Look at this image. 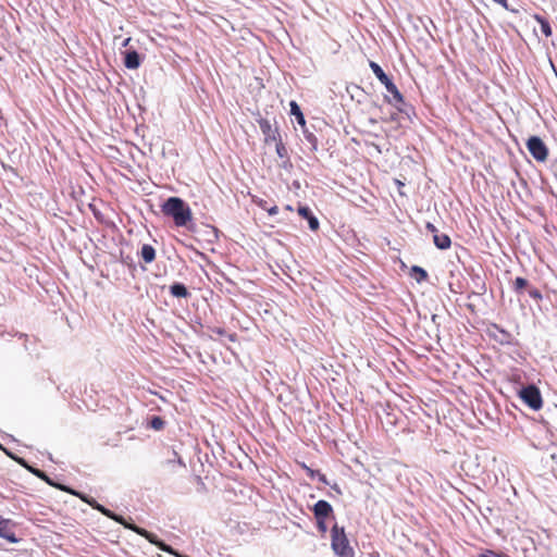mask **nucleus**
I'll return each mask as SVG.
<instances>
[{
    "label": "nucleus",
    "instance_id": "13",
    "mask_svg": "<svg viewBox=\"0 0 557 557\" xmlns=\"http://www.w3.org/2000/svg\"><path fill=\"white\" fill-rule=\"evenodd\" d=\"M170 293L173 297L176 298H186L189 296V292L185 284L181 282H175L170 286Z\"/></svg>",
    "mask_w": 557,
    "mask_h": 557
},
{
    "label": "nucleus",
    "instance_id": "7",
    "mask_svg": "<svg viewBox=\"0 0 557 557\" xmlns=\"http://www.w3.org/2000/svg\"><path fill=\"white\" fill-rule=\"evenodd\" d=\"M527 148L530 154L539 162L546 160L548 149L545 143L537 136H531L527 141Z\"/></svg>",
    "mask_w": 557,
    "mask_h": 557
},
{
    "label": "nucleus",
    "instance_id": "22",
    "mask_svg": "<svg viewBox=\"0 0 557 557\" xmlns=\"http://www.w3.org/2000/svg\"><path fill=\"white\" fill-rule=\"evenodd\" d=\"M149 428L160 431L164 428L165 421L160 416H152L148 422Z\"/></svg>",
    "mask_w": 557,
    "mask_h": 557
},
{
    "label": "nucleus",
    "instance_id": "25",
    "mask_svg": "<svg viewBox=\"0 0 557 557\" xmlns=\"http://www.w3.org/2000/svg\"><path fill=\"white\" fill-rule=\"evenodd\" d=\"M150 534L152 535V539H151L152 540V544L157 545L163 552L171 553V554L173 553V548L170 545L165 544L162 541H159L158 537L154 534H152V533H150ZM148 541L151 543L150 540H148Z\"/></svg>",
    "mask_w": 557,
    "mask_h": 557
},
{
    "label": "nucleus",
    "instance_id": "38",
    "mask_svg": "<svg viewBox=\"0 0 557 557\" xmlns=\"http://www.w3.org/2000/svg\"><path fill=\"white\" fill-rule=\"evenodd\" d=\"M129 41H131V38H126V39H124V41H123L122 46H123V47H126V46L128 45V42H129Z\"/></svg>",
    "mask_w": 557,
    "mask_h": 557
},
{
    "label": "nucleus",
    "instance_id": "36",
    "mask_svg": "<svg viewBox=\"0 0 557 557\" xmlns=\"http://www.w3.org/2000/svg\"><path fill=\"white\" fill-rule=\"evenodd\" d=\"M283 160H284V161H283L282 168H284V169H288V168H290V166H292V163H290L289 158H288V159H283Z\"/></svg>",
    "mask_w": 557,
    "mask_h": 557
},
{
    "label": "nucleus",
    "instance_id": "34",
    "mask_svg": "<svg viewBox=\"0 0 557 557\" xmlns=\"http://www.w3.org/2000/svg\"><path fill=\"white\" fill-rule=\"evenodd\" d=\"M495 3L502 5L503 8H505L506 10H508V2L507 0H493Z\"/></svg>",
    "mask_w": 557,
    "mask_h": 557
},
{
    "label": "nucleus",
    "instance_id": "23",
    "mask_svg": "<svg viewBox=\"0 0 557 557\" xmlns=\"http://www.w3.org/2000/svg\"><path fill=\"white\" fill-rule=\"evenodd\" d=\"M171 455H172V457H170V458L165 461V463H166L168 466H173V465L177 463L180 467H183V468H185V467H186L185 462H184V461H183V459L178 456V454H177V451H176V450H174V449H173V450L171 451Z\"/></svg>",
    "mask_w": 557,
    "mask_h": 557
},
{
    "label": "nucleus",
    "instance_id": "42",
    "mask_svg": "<svg viewBox=\"0 0 557 557\" xmlns=\"http://www.w3.org/2000/svg\"><path fill=\"white\" fill-rule=\"evenodd\" d=\"M286 209H287V210H293V209H292V207H290L289 205H288V206H286Z\"/></svg>",
    "mask_w": 557,
    "mask_h": 557
},
{
    "label": "nucleus",
    "instance_id": "15",
    "mask_svg": "<svg viewBox=\"0 0 557 557\" xmlns=\"http://www.w3.org/2000/svg\"><path fill=\"white\" fill-rule=\"evenodd\" d=\"M289 107H290V115L295 116L297 123L301 126V127H305L306 125V119H305V115L300 109V107L298 106V103L294 100H292L289 102Z\"/></svg>",
    "mask_w": 557,
    "mask_h": 557
},
{
    "label": "nucleus",
    "instance_id": "24",
    "mask_svg": "<svg viewBox=\"0 0 557 557\" xmlns=\"http://www.w3.org/2000/svg\"><path fill=\"white\" fill-rule=\"evenodd\" d=\"M528 286V281L524 277L518 276L512 282V288L516 293H520L524 287Z\"/></svg>",
    "mask_w": 557,
    "mask_h": 557
},
{
    "label": "nucleus",
    "instance_id": "18",
    "mask_svg": "<svg viewBox=\"0 0 557 557\" xmlns=\"http://www.w3.org/2000/svg\"><path fill=\"white\" fill-rule=\"evenodd\" d=\"M140 256L146 263H151L156 259V249L151 245L145 244L141 247Z\"/></svg>",
    "mask_w": 557,
    "mask_h": 557
},
{
    "label": "nucleus",
    "instance_id": "21",
    "mask_svg": "<svg viewBox=\"0 0 557 557\" xmlns=\"http://www.w3.org/2000/svg\"><path fill=\"white\" fill-rule=\"evenodd\" d=\"M305 469L307 471V474L311 478V479H318L321 483L323 484H329V481L326 479V475L321 473L319 470H313L307 466H305Z\"/></svg>",
    "mask_w": 557,
    "mask_h": 557
},
{
    "label": "nucleus",
    "instance_id": "16",
    "mask_svg": "<svg viewBox=\"0 0 557 557\" xmlns=\"http://www.w3.org/2000/svg\"><path fill=\"white\" fill-rule=\"evenodd\" d=\"M410 276L413 277L419 284L426 281L429 277L428 272L419 265H412L410 268Z\"/></svg>",
    "mask_w": 557,
    "mask_h": 557
},
{
    "label": "nucleus",
    "instance_id": "30",
    "mask_svg": "<svg viewBox=\"0 0 557 557\" xmlns=\"http://www.w3.org/2000/svg\"><path fill=\"white\" fill-rule=\"evenodd\" d=\"M425 228H426L431 234H433V236H434L435 234H437V233H438L437 227H436L433 223H431V222H428V223L425 224Z\"/></svg>",
    "mask_w": 557,
    "mask_h": 557
},
{
    "label": "nucleus",
    "instance_id": "26",
    "mask_svg": "<svg viewBox=\"0 0 557 557\" xmlns=\"http://www.w3.org/2000/svg\"><path fill=\"white\" fill-rule=\"evenodd\" d=\"M275 143H276L275 150H276L278 158L288 159V157H289L288 151H287V148L285 147V145L282 143V139L277 140Z\"/></svg>",
    "mask_w": 557,
    "mask_h": 557
},
{
    "label": "nucleus",
    "instance_id": "39",
    "mask_svg": "<svg viewBox=\"0 0 557 557\" xmlns=\"http://www.w3.org/2000/svg\"><path fill=\"white\" fill-rule=\"evenodd\" d=\"M216 334L219 335H223L225 333V331L223 329H216Z\"/></svg>",
    "mask_w": 557,
    "mask_h": 557
},
{
    "label": "nucleus",
    "instance_id": "10",
    "mask_svg": "<svg viewBox=\"0 0 557 557\" xmlns=\"http://www.w3.org/2000/svg\"><path fill=\"white\" fill-rule=\"evenodd\" d=\"M258 124L264 135L265 143L277 141L281 139L278 129L276 127H272V124L268 119L258 120Z\"/></svg>",
    "mask_w": 557,
    "mask_h": 557
},
{
    "label": "nucleus",
    "instance_id": "6",
    "mask_svg": "<svg viewBox=\"0 0 557 557\" xmlns=\"http://www.w3.org/2000/svg\"><path fill=\"white\" fill-rule=\"evenodd\" d=\"M520 399L530 409L537 411L543 406V399L540 388L534 384H529L523 386L518 392Z\"/></svg>",
    "mask_w": 557,
    "mask_h": 557
},
{
    "label": "nucleus",
    "instance_id": "20",
    "mask_svg": "<svg viewBox=\"0 0 557 557\" xmlns=\"http://www.w3.org/2000/svg\"><path fill=\"white\" fill-rule=\"evenodd\" d=\"M534 17L537 21V23L540 24L541 32L544 34V36L545 37L552 36L553 32H552V26H550L549 22L545 17L537 15V14Z\"/></svg>",
    "mask_w": 557,
    "mask_h": 557
},
{
    "label": "nucleus",
    "instance_id": "41",
    "mask_svg": "<svg viewBox=\"0 0 557 557\" xmlns=\"http://www.w3.org/2000/svg\"><path fill=\"white\" fill-rule=\"evenodd\" d=\"M369 122H370L371 124H375V123H376V120H375V119H370V120H369Z\"/></svg>",
    "mask_w": 557,
    "mask_h": 557
},
{
    "label": "nucleus",
    "instance_id": "40",
    "mask_svg": "<svg viewBox=\"0 0 557 557\" xmlns=\"http://www.w3.org/2000/svg\"><path fill=\"white\" fill-rule=\"evenodd\" d=\"M437 318H438V315H437V314H432V321H433L434 323H436Z\"/></svg>",
    "mask_w": 557,
    "mask_h": 557
},
{
    "label": "nucleus",
    "instance_id": "8",
    "mask_svg": "<svg viewBox=\"0 0 557 557\" xmlns=\"http://www.w3.org/2000/svg\"><path fill=\"white\" fill-rule=\"evenodd\" d=\"M15 522L11 519H5L0 516V537L7 540L9 543L16 544L20 539L14 532Z\"/></svg>",
    "mask_w": 557,
    "mask_h": 557
},
{
    "label": "nucleus",
    "instance_id": "35",
    "mask_svg": "<svg viewBox=\"0 0 557 557\" xmlns=\"http://www.w3.org/2000/svg\"><path fill=\"white\" fill-rule=\"evenodd\" d=\"M366 144L371 146V147H373L376 150L377 153H382L383 152L382 148L379 145H376L374 143H368V141H366Z\"/></svg>",
    "mask_w": 557,
    "mask_h": 557
},
{
    "label": "nucleus",
    "instance_id": "2",
    "mask_svg": "<svg viewBox=\"0 0 557 557\" xmlns=\"http://www.w3.org/2000/svg\"><path fill=\"white\" fill-rule=\"evenodd\" d=\"M58 488L60 491L66 492L71 495L78 497L81 500L88 504L92 509L101 512L107 518L122 524L124 528L132 530L136 534L145 537L146 540H150L152 542V540H151L152 535L150 534V532H148L147 530H145L134 523H128L123 516L117 515L114 511L108 509L107 507H104L103 505L98 503L95 498H92L82 492L75 491V490L71 488L70 486H58Z\"/></svg>",
    "mask_w": 557,
    "mask_h": 557
},
{
    "label": "nucleus",
    "instance_id": "3",
    "mask_svg": "<svg viewBox=\"0 0 557 557\" xmlns=\"http://www.w3.org/2000/svg\"><path fill=\"white\" fill-rule=\"evenodd\" d=\"M164 215L173 219L176 226H187L191 221V210L189 206L180 197H169L161 206Z\"/></svg>",
    "mask_w": 557,
    "mask_h": 557
},
{
    "label": "nucleus",
    "instance_id": "33",
    "mask_svg": "<svg viewBox=\"0 0 557 557\" xmlns=\"http://www.w3.org/2000/svg\"><path fill=\"white\" fill-rule=\"evenodd\" d=\"M267 211H268L269 215H275L278 213V208L276 206H273V207L267 209Z\"/></svg>",
    "mask_w": 557,
    "mask_h": 557
},
{
    "label": "nucleus",
    "instance_id": "1",
    "mask_svg": "<svg viewBox=\"0 0 557 557\" xmlns=\"http://www.w3.org/2000/svg\"><path fill=\"white\" fill-rule=\"evenodd\" d=\"M58 488L60 491L66 492L71 495L78 497L81 500L88 504L92 509L101 512L107 518L122 524L124 528L132 530L136 534L145 537L146 540H150L152 542V540H151L152 535L150 534V532H148L147 530H145L134 523H128L123 516L117 515L114 511L108 509L107 507H104L103 505L98 503L95 498H92L82 492L75 491V490L71 488L70 486H58Z\"/></svg>",
    "mask_w": 557,
    "mask_h": 557
},
{
    "label": "nucleus",
    "instance_id": "27",
    "mask_svg": "<svg viewBox=\"0 0 557 557\" xmlns=\"http://www.w3.org/2000/svg\"><path fill=\"white\" fill-rule=\"evenodd\" d=\"M0 448H2V449L5 451V454H7L10 458H12L13 460H15L18 465H21V466H22L23 468H25L26 470H28V468H33L32 466H29V465L27 463V461H26L24 458H22V457H17V456H15V455L11 454V453H10V451H8L7 449H4L1 445H0Z\"/></svg>",
    "mask_w": 557,
    "mask_h": 557
},
{
    "label": "nucleus",
    "instance_id": "17",
    "mask_svg": "<svg viewBox=\"0 0 557 557\" xmlns=\"http://www.w3.org/2000/svg\"><path fill=\"white\" fill-rule=\"evenodd\" d=\"M301 128H302V134H304L305 140L310 145L311 151H317L318 150L317 136L314 135V133L312 131H310L307 127V125H305V127H301Z\"/></svg>",
    "mask_w": 557,
    "mask_h": 557
},
{
    "label": "nucleus",
    "instance_id": "9",
    "mask_svg": "<svg viewBox=\"0 0 557 557\" xmlns=\"http://www.w3.org/2000/svg\"><path fill=\"white\" fill-rule=\"evenodd\" d=\"M312 511H313V516H314L315 520L330 519V518L334 519L333 507L329 502H326L324 499L318 500L313 505Z\"/></svg>",
    "mask_w": 557,
    "mask_h": 557
},
{
    "label": "nucleus",
    "instance_id": "28",
    "mask_svg": "<svg viewBox=\"0 0 557 557\" xmlns=\"http://www.w3.org/2000/svg\"><path fill=\"white\" fill-rule=\"evenodd\" d=\"M326 521L327 519L317 520V528L322 534H325L329 530Z\"/></svg>",
    "mask_w": 557,
    "mask_h": 557
},
{
    "label": "nucleus",
    "instance_id": "32",
    "mask_svg": "<svg viewBox=\"0 0 557 557\" xmlns=\"http://www.w3.org/2000/svg\"><path fill=\"white\" fill-rule=\"evenodd\" d=\"M327 485H330V486H331V488H332L335 493H337L338 495H342V490H341V487H339V485H338L337 483H334V484H330V483H329Z\"/></svg>",
    "mask_w": 557,
    "mask_h": 557
},
{
    "label": "nucleus",
    "instance_id": "14",
    "mask_svg": "<svg viewBox=\"0 0 557 557\" xmlns=\"http://www.w3.org/2000/svg\"><path fill=\"white\" fill-rule=\"evenodd\" d=\"M433 243L434 245L441 249V250H445V249H448L451 245V239L450 237L447 235V234H435L433 236Z\"/></svg>",
    "mask_w": 557,
    "mask_h": 557
},
{
    "label": "nucleus",
    "instance_id": "19",
    "mask_svg": "<svg viewBox=\"0 0 557 557\" xmlns=\"http://www.w3.org/2000/svg\"><path fill=\"white\" fill-rule=\"evenodd\" d=\"M28 471L34 474L35 476H37L38 479L45 481L47 484H49L50 486H54L58 488V486H64L63 484H55L44 471H41L40 469H37V468H28Z\"/></svg>",
    "mask_w": 557,
    "mask_h": 557
},
{
    "label": "nucleus",
    "instance_id": "29",
    "mask_svg": "<svg viewBox=\"0 0 557 557\" xmlns=\"http://www.w3.org/2000/svg\"><path fill=\"white\" fill-rule=\"evenodd\" d=\"M528 293L529 296L533 299L541 300L543 298L542 293L537 288H530Z\"/></svg>",
    "mask_w": 557,
    "mask_h": 557
},
{
    "label": "nucleus",
    "instance_id": "37",
    "mask_svg": "<svg viewBox=\"0 0 557 557\" xmlns=\"http://www.w3.org/2000/svg\"><path fill=\"white\" fill-rule=\"evenodd\" d=\"M485 290H486V288H485V284H482V285L480 286L479 292H478L476 294H478V295L484 294V293H485Z\"/></svg>",
    "mask_w": 557,
    "mask_h": 557
},
{
    "label": "nucleus",
    "instance_id": "11",
    "mask_svg": "<svg viewBox=\"0 0 557 557\" xmlns=\"http://www.w3.org/2000/svg\"><path fill=\"white\" fill-rule=\"evenodd\" d=\"M124 66L128 70H136L141 64L140 54L136 50H126L124 53Z\"/></svg>",
    "mask_w": 557,
    "mask_h": 557
},
{
    "label": "nucleus",
    "instance_id": "5",
    "mask_svg": "<svg viewBox=\"0 0 557 557\" xmlns=\"http://www.w3.org/2000/svg\"><path fill=\"white\" fill-rule=\"evenodd\" d=\"M370 69L372 70L375 77L385 86L386 90L392 95V98L386 97L387 102L394 106L404 103V97L401 92L398 90L397 86L393 83L388 75L383 71L381 65H379L374 61H370Z\"/></svg>",
    "mask_w": 557,
    "mask_h": 557
},
{
    "label": "nucleus",
    "instance_id": "4",
    "mask_svg": "<svg viewBox=\"0 0 557 557\" xmlns=\"http://www.w3.org/2000/svg\"><path fill=\"white\" fill-rule=\"evenodd\" d=\"M331 547L338 557H355V552L349 544L345 528L339 527L337 523H334L331 529Z\"/></svg>",
    "mask_w": 557,
    "mask_h": 557
},
{
    "label": "nucleus",
    "instance_id": "12",
    "mask_svg": "<svg viewBox=\"0 0 557 557\" xmlns=\"http://www.w3.org/2000/svg\"><path fill=\"white\" fill-rule=\"evenodd\" d=\"M298 213L306 219L311 231H317L320 226L318 218L312 213L311 209L307 206H299Z\"/></svg>",
    "mask_w": 557,
    "mask_h": 557
},
{
    "label": "nucleus",
    "instance_id": "31",
    "mask_svg": "<svg viewBox=\"0 0 557 557\" xmlns=\"http://www.w3.org/2000/svg\"><path fill=\"white\" fill-rule=\"evenodd\" d=\"M481 557H500V555L494 553L493 550L487 549L481 554Z\"/></svg>",
    "mask_w": 557,
    "mask_h": 557
}]
</instances>
